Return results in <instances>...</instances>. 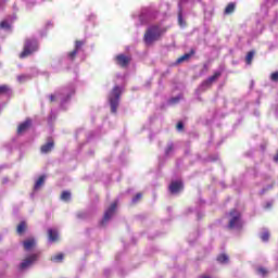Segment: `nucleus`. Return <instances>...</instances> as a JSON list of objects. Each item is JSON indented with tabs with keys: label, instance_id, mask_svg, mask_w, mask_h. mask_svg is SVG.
<instances>
[{
	"label": "nucleus",
	"instance_id": "nucleus-4",
	"mask_svg": "<svg viewBox=\"0 0 278 278\" xmlns=\"http://www.w3.org/2000/svg\"><path fill=\"white\" fill-rule=\"evenodd\" d=\"M229 216L231 217L228 224L229 229H241L242 228V222L240 218H242V215L237 210H232L229 213Z\"/></svg>",
	"mask_w": 278,
	"mask_h": 278
},
{
	"label": "nucleus",
	"instance_id": "nucleus-13",
	"mask_svg": "<svg viewBox=\"0 0 278 278\" xmlns=\"http://www.w3.org/2000/svg\"><path fill=\"white\" fill-rule=\"evenodd\" d=\"M29 127H31V119H26L24 123L18 125L17 134H24V131H27Z\"/></svg>",
	"mask_w": 278,
	"mask_h": 278
},
{
	"label": "nucleus",
	"instance_id": "nucleus-24",
	"mask_svg": "<svg viewBox=\"0 0 278 278\" xmlns=\"http://www.w3.org/2000/svg\"><path fill=\"white\" fill-rule=\"evenodd\" d=\"M270 238V233L268 231H265L261 235V240H263V242H268Z\"/></svg>",
	"mask_w": 278,
	"mask_h": 278
},
{
	"label": "nucleus",
	"instance_id": "nucleus-1",
	"mask_svg": "<svg viewBox=\"0 0 278 278\" xmlns=\"http://www.w3.org/2000/svg\"><path fill=\"white\" fill-rule=\"evenodd\" d=\"M164 34H166V28L162 29L159 25H153L147 29L143 40L146 45H153V42H157Z\"/></svg>",
	"mask_w": 278,
	"mask_h": 278
},
{
	"label": "nucleus",
	"instance_id": "nucleus-17",
	"mask_svg": "<svg viewBox=\"0 0 278 278\" xmlns=\"http://www.w3.org/2000/svg\"><path fill=\"white\" fill-rule=\"evenodd\" d=\"M45 179H46L45 175L40 176L37 179V181L35 182V186H34L35 190H40V188H42V186H45Z\"/></svg>",
	"mask_w": 278,
	"mask_h": 278
},
{
	"label": "nucleus",
	"instance_id": "nucleus-15",
	"mask_svg": "<svg viewBox=\"0 0 278 278\" xmlns=\"http://www.w3.org/2000/svg\"><path fill=\"white\" fill-rule=\"evenodd\" d=\"M27 231V222L23 220L16 227V233L17 236H23Z\"/></svg>",
	"mask_w": 278,
	"mask_h": 278
},
{
	"label": "nucleus",
	"instance_id": "nucleus-11",
	"mask_svg": "<svg viewBox=\"0 0 278 278\" xmlns=\"http://www.w3.org/2000/svg\"><path fill=\"white\" fill-rule=\"evenodd\" d=\"M223 74L220 72H215L214 75L203 81L202 86H212V84H214V81H216V79H218V77H220Z\"/></svg>",
	"mask_w": 278,
	"mask_h": 278
},
{
	"label": "nucleus",
	"instance_id": "nucleus-34",
	"mask_svg": "<svg viewBox=\"0 0 278 278\" xmlns=\"http://www.w3.org/2000/svg\"><path fill=\"white\" fill-rule=\"evenodd\" d=\"M9 181H10V179L8 177L2 178V185L8 184Z\"/></svg>",
	"mask_w": 278,
	"mask_h": 278
},
{
	"label": "nucleus",
	"instance_id": "nucleus-31",
	"mask_svg": "<svg viewBox=\"0 0 278 278\" xmlns=\"http://www.w3.org/2000/svg\"><path fill=\"white\" fill-rule=\"evenodd\" d=\"M270 79H271V81H278V72H274V73L270 75Z\"/></svg>",
	"mask_w": 278,
	"mask_h": 278
},
{
	"label": "nucleus",
	"instance_id": "nucleus-9",
	"mask_svg": "<svg viewBox=\"0 0 278 278\" xmlns=\"http://www.w3.org/2000/svg\"><path fill=\"white\" fill-rule=\"evenodd\" d=\"M181 190H184V182L181 181H173L169 185V192L172 194H177V192H180Z\"/></svg>",
	"mask_w": 278,
	"mask_h": 278
},
{
	"label": "nucleus",
	"instance_id": "nucleus-25",
	"mask_svg": "<svg viewBox=\"0 0 278 278\" xmlns=\"http://www.w3.org/2000/svg\"><path fill=\"white\" fill-rule=\"evenodd\" d=\"M10 23L8 21L0 22V29H10Z\"/></svg>",
	"mask_w": 278,
	"mask_h": 278
},
{
	"label": "nucleus",
	"instance_id": "nucleus-29",
	"mask_svg": "<svg viewBox=\"0 0 278 278\" xmlns=\"http://www.w3.org/2000/svg\"><path fill=\"white\" fill-rule=\"evenodd\" d=\"M77 53H79L78 50H73L72 52L68 53L70 60H73L74 58H77Z\"/></svg>",
	"mask_w": 278,
	"mask_h": 278
},
{
	"label": "nucleus",
	"instance_id": "nucleus-36",
	"mask_svg": "<svg viewBox=\"0 0 278 278\" xmlns=\"http://www.w3.org/2000/svg\"><path fill=\"white\" fill-rule=\"evenodd\" d=\"M23 79H25V76H18L20 81H23Z\"/></svg>",
	"mask_w": 278,
	"mask_h": 278
},
{
	"label": "nucleus",
	"instance_id": "nucleus-10",
	"mask_svg": "<svg viewBox=\"0 0 278 278\" xmlns=\"http://www.w3.org/2000/svg\"><path fill=\"white\" fill-rule=\"evenodd\" d=\"M48 240L50 242H58V240H60V233L58 232V229H48Z\"/></svg>",
	"mask_w": 278,
	"mask_h": 278
},
{
	"label": "nucleus",
	"instance_id": "nucleus-14",
	"mask_svg": "<svg viewBox=\"0 0 278 278\" xmlns=\"http://www.w3.org/2000/svg\"><path fill=\"white\" fill-rule=\"evenodd\" d=\"M233 12H236V2H229L224 10V14L229 16L230 14H233Z\"/></svg>",
	"mask_w": 278,
	"mask_h": 278
},
{
	"label": "nucleus",
	"instance_id": "nucleus-30",
	"mask_svg": "<svg viewBox=\"0 0 278 278\" xmlns=\"http://www.w3.org/2000/svg\"><path fill=\"white\" fill-rule=\"evenodd\" d=\"M81 47H84V41L77 40V41L75 42V49H74V50L79 51V49H80Z\"/></svg>",
	"mask_w": 278,
	"mask_h": 278
},
{
	"label": "nucleus",
	"instance_id": "nucleus-20",
	"mask_svg": "<svg viewBox=\"0 0 278 278\" xmlns=\"http://www.w3.org/2000/svg\"><path fill=\"white\" fill-rule=\"evenodd\" d=\"M217 262L220 264H227V262H229V256H227V254H219L217 256Z\"/></svg>",
	"mask_w": 278,
	"mask_h": 278
},
{
	"label": "nucleus",
	"instance_id": "nucleus-22",
	"mask_svg": "<svg viewBox=\"0 0 278 278\" xmlns=\"http://www.w3.org/2000/svg\"><path fill=\"white\" fill-rule=\"evenodd\" d=\"M62 260H64V254L62 253H59L51 257V262H62Z\"/></svg>",
	"mask_w": 278,
	"mask_h": 278
},
{
	"label": "nucleus",
	"instance_id": "nucleus-3",
	"mask_svg": "<svg viewBox=\"0 0 278 278\" xmlns=\"http://www.w3.org/2000/svg\"><path fill=\"white\" fill-rule=\"evenodd\" d=\"M121 94H122V91H121V87L118 86H115L109 94V103L111 105L112 114H116V112L118 111Z\"/></svg>",
	"mask_w": 278,
	"mask_h": 278
},
{
	"label": "nucleus",
	"instance_id": "nucleus-23",
	"mask_svg": "<svg viewBox=\"0 0 278 278\" xmlns=\"http://www.w3.org/2000/svg\"><path fill=\"white\" fill-rule=\"evenodd\" d=\"M175 149V146L173 143H169L165 149V155H170Z\"/></svg>",
	"mask_w": 278,
	"mask_h": 278
},
{
	"label": "nucleus",
	"instance_id": "nucleus-18",
	"mask_svg": "<svg viewBox=\"0 0 278 278\" xmlns=\"http://www.w3.org/2000/svg\"><path fill=\"white\" fill-rule=\"evenodd\" d=\"M253 58H255V51L252 50V51L248 52V54L245 56V63L248 65L253 64Z\"/></svg>",
	"mask_w": 278,
	"mask_h": 278
},
{
	"label": "nucleus",
	"instance_id": "nucleus-6",
	"mask_svg": "<svg viewBox=\"0 0 278 278\" xmlns=\"http://www.w3.org/2000/svg\"><path fill=\"white\" fill-rule=\"evenodd\" d=\"M118 206V203L113 202L109 208L105 211L104 216L102 218V225H105L110 218L114 216V213L116 212V207Z\"/></svg>",
	"mask_w": 278,
	"mask_h": 278
},
{
	"label": "nucleus",
	"instance_id": "nucleus-16",
	"mask_svg": "<svg viewBox=\"0 0 278 278\" xmlns=\"http://www.w3.org/2000/svg\"><path fill=\"white\" fill-rule=\"evenodd\" d=\"M194 55V50H191L190 53H185L184 55L179 56L177 59V64H181V62H187V60H190Z\"/></svg>",
	"mask_w": 278,
	"mask_h": 278
},
{
	"label": "nucleus",
	"instance_id": "nucleus-33",
	"mask_svg": "<svg viewBox=\"0 0 278 278\" xmlns=\"http://www.w3.org/2000/svg\"><path fill=\"white\" fill-rule=\"evenodd\" d=\"M49 101H50V103H54V101H55V94H50V96H49Z\"/></svg>",
	"mask_w": 278,
	"mask_h": 278
},
{
	"label": "nucleus",
	"instance_id": "nucleus-19",
	"mask_svg": "<svg viewBox=\"0 0 278 278\" xmlns=\"http://www.w3.org/2000/svg\"><path fill=\"white\" fill-rule=\"evenodd\" d=\"M12 89H10V86L8 85H1L0 86V97L3 94H10Z\"/></svg>",
	"mask_w": 278,
	"mask_h": 278
},
{
	"label": "nucleus",
	"instance_id": "nucleus-32",
	"mask_svg": "<svg viewBox=\"0 0 278 278\" xmlns=\"http://www.w3.org/2000/svg\"><path fill=\"white\" fill-rule=\"evenodd\" d=\"M176 129H178V131H184V122H178L176 125Z\"/></svg>",
	"mask_w": 278,
	"mask_h": 278
},
{
	"label": "nucleus",
	"instance_id": "nucleus-21",
	"mask_svg": "<svg viewBox=\"0 0 278 278\" xmlns=\"http://www.w3.org/2000/svg\"><path fill=\"white\" fill-rule=\"evenodd\" d=\"M61 201H71V191H63L61 193Z\"/></svg>",
	"mask_w": 278,
	"mask_h": 278
},
{
	"label": "nucleus",
	"instance_id": "nucleus-38",
	"mask_svg": "<svg viewBox=\"0 0 278 278\" xmlns=\"http://www.w3.org/2000/svg\"><path fill=\"white\" fill-rule=\"evenodd\" d=\"M267 207H270V204H267Z\"/></svg>",
	"mask_w": 278,
	"mask_h": 278
},
{
	"label": "nucleus",
	"instance_id": "nucleus-26",
	"mask_svg": "<svg viewBox=\"0 0 278 278\" xmlns=\"http://www.w3.org/2000/svg\"><path fill=\"white\" fill-rule=\"evenodd\" d=\"M257 274L262 275L263 277H266L268 275V270L266 268H264V267H260L257 269Z\"/></svg>",
	"mask_w": 278,
	"mask_h": 278
},
{
	"label": "nucleus",
	"instance_id": "nucleus-7",
	"mask_svg": "<svg viewBox=\"0 0 278 278\" xmlns=\"http://www.w3.org/2000/svg\"><path fill=\"white\" fill-rule=\"evenodd\" d=\"M115 62L118 64V66H122V68H127L131 62V59L125 54H118L115 56Z\"/></svg>",
	"mask_w": 278,
	"mask_h": 278
},
{
	"label": "nucleus",
	"instance_id": "nucleus-2",
	"mask_svg": "<svg viewBox=\"0 0 278 278\" xmlns=\"http://www.w3.org/2000/svg\"><path fill=\"white\" fill-rule=\"evenodd\" d=\"M40 49V43H38V39L36 38H26L24 40L23 50L20 53L18 58L21 60H25V58H29V55H34Z\"/></svg>",
	"mask_w": 278,
	"mask_h": 278
},
{
	"label": "nucleus",
	"instance_id": "nucleus-37",
	"mask_svg": "<svg viewBox=\"0 0 278 278\" xmlns=\"http://www.w3.org/2000/svg\"><path fill=\"white\" fill-rule=\"evenodd\" d=\"M265 192H266V189H263L262 192H261V194H264Z\"/></svg>",
	"mask_w": 278,
	"mask_h": 278
},
{
	"label": "nucleus",
	"instance_id": "nucleus-27",
	"mask_svg": "<svg viewBox=\"0 0 278 278\" xmlns=\"http://www.w3.org/2000/svg\"><path fill=\"white\" fill-rule=\"evenodd\" d=\"M178 23L180 26L186 25V22H184V15L181 14V11L178 13Z\"/></svg>",
	"mask_w": 278,
	"mask_h": 278
},
{
	"label": "nucleus",
	"instance_id": "nucleus-28",
	"mask_svg": "<svg viewBox=\"0 0 278 278\" xmlns=\"http://www.w3.org/2000/svg\"><path fill=\"white\" fill-rule=\"evenodd\" d=\"M142 200V193H137L134 198H132V203H138V201Z\"/></svg>",
	"mask_w": 278,
	"mask_h": 278
},
{
	"label": "nucleus",
	"instance_id": "nucleus-35",
	"mask_svg": "<svg viewBox=\"0 0 278 278\" xmlns=\"http://www.w3.org/2000/svg\"><path fill=\"white\" fill-rule=\"evenodd\" d=\"M170 101H172V103H178L179 102V98H173Z\"/></svg>",
	"mask_w": 278,
	"mask_h": 278
},
{
	"label": "nucleus",
	"instance_id": "nucleus-5",
	"mask_svg": "<svg viewBox=\"0 0 278 278\" xmlns=\"http://www.w3.org/2000/svg\"><path fill=\"white\" fill-rule=\"evenodd\" d=\"M38 257H40V253L28 255L21 264L20 270H25V268H29L34 262H38Z\"/></svg>",
	"mask_w": 278,
	"mask_h": 278
},
{
	"label": "nucleus",
	"instance_id": "nucleus-12",
	"mask_svg": "<svg viewBox=\"0 0 278 278\" xmlns=\"http://www.w3.org/2000/svg\"><path fill=\"white\" fill-rule=\"evenodd\" d=\"M23 247L25 251H31L36 247V239L29 238L23 241Z\"/></svg>",
	"mask_w": 278,
	"mask_h": 278
},
{
	"label": "nucleus",
	"instance_id": "nucleus-8",
	"mask_svg": "<svg viewBox=\"0 0 278 278\" xmlns=\"http://www.w3.org/2000/svg\"><path fill=\"white\" fill-rule=\"evenodd\" d=\"M54 147H55V141H53V138H49L47 143L41 146L40 152L45 153V154L51 153L53 151Z\"/></svg>",
	"mask_w": 278,
	"mask_h": 278
}]
</instances>
